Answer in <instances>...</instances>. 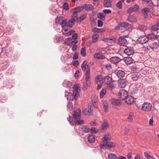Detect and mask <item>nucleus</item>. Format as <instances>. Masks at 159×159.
Instances as JSON below:
<instances>
[{"instance_id": "obj_33", "label": "nucleus", "mask_w": 159, "mask_h": 159, "mask_svg": "<svg viewBox=\"0 0 159 159\" xmlns=\"http://www.w3.org/2000/svg\"><path fill=\"white\" fill-rule=\"evenodd\" d=\"M86 68H87V70L85 73V76L86 77V79L87 80L89 79L90 78V72L89 66L87 64V66H86Z\"/></svg>"}, {"instance_id": "obj_32", "label": "nucleus", "mask_w": 159, "mask_h": 159, "mask_svg": "<svg viewBox=\"0 0 159 159\" xmlns=\"http://www.w3.org/2000/svg\"><path fill=\"white\" fill-rule=\"evenodd\" d=\"M141 50L144 52H148L150 49V45H144L141 48Z\"/></svg>"}, {"instance_id": "obj_49", "label": "nucleus", "mask_w": 159, "mask_h": 159, "mask_svg": "<svg viewBox=\"0 0 159 159\" xmlns=\"http://www.w3.org/2000/svg\"><path fill=\"white\" fill-rule=\"evenodd\" d=\"M75 32V31L73 30H70L67 32H65L64 33H63L65 34L66 36H68L72 34H73Z\"/></svg>"}, {"instance_id": "obj_15", "label": "nucleus", "mask_w": 159, "mask_h": 159, "mask_svg": "<svg viewBox=\"0 0 159 159\" xmlns=\"http://www.w3.org/2000/svg\"><path fill=\"white\" fill-rule=\"evenodd\" d=\"M111 102L112 105L115 106H120L122 104L121 101L118 99H112Z\"/></svg>"}, {"instance_id": "obj_46", "label": "nucleus", "mask_w": 159, "mask_h": 159, "mask_svg": "<svg viewBox=\"0 0 159 159\" xmlns=\"http://www.w3.org/2000/svg\"><path fill=\"white\" fill-rule=\"evenodd\" d=\"M109 159H118L117 157L114 154L111 153L108 156Z\"/></svg>"}, {"instance_id": "obj_22", "label": "nucleus", "mask_w": 159, "mask_h": 159, "mask_svg": "<svg viewBox=\"0 0 159 159\" xmlns=\"http://www.w3.org/2000/svg\"><path fill=\"white\" fill-rule=\"evenodd\" d=\"M112 0H104L103 4L105 7H111V2Z\"/></svg>"}, {"instance_id": "obj_8", "label": "nucleus", "mask_w": 159, "mask_h": 159, "mask_svg": "<svg viewBox=\"0 0 159 159\" xmlns=\"http://www.w3.org/2000/svg\"><path fill=\"white\" fill-rule=\"evenodd\" d=\"M114 73L119 78H123L125 75V72L122 70H115Z\"/></svg>"}, {"instance_id": "obj_17", "label": "nucleus", "mask_w": 159, "mask_h": 159, "mask_svg": "<svg viewBox=\"0 0 159 159\" xmlns=\"http://www.w3.org/2000/svg\"><path fill=\"white\" fill-rule=\"evenodd\" d=\"M124 52L128 56H130L134 53L133 50L131 48L128 47L125 49Z\"/></svg>"}, {"instance_id": "obj_52", "label": "nucleus", "mask_w": 159, "mask_h": 159, "mask_svg": "<svg viewBox=\"0 0 159 159\" xmlns=\"http://www.w3.org/2000/svg\"><path fill=\"white\" fill-rule=\"evenodd\" d=\"M106 93V90L105 89H103L101 91L100 94V97L102 98Z\"/></svg>"}, {"instance_id": "obj_36", "label": "nucleus", "mask_w": 159, "mask_h": 159, "mask_svg": "<svg viewBox=\"0 0 159 159\" xmlns=\"http://www.w3.org/2000/svg\"><path fill=\"white\" fill-rule=\"evenodd\" d=\"M156 36H157L153 33H151L149 34H148L146 36L147 38H148V39L152 40L155 39H156Z\"/></svg>"}, {"instance_id": "obj_54", "label": "nucleus", "mask_w": 159, "mask_h": 159, "mask_svg": "<svg viewBox=\"0 0 159 159\" xmlns=\"http://www.w3.org/2000/svg\"><path fill=\"white\" fill-rule=\"evenodd\" d=\"M72 41V39L71 38H66L65 40V43L67 45H70V43Z\"/></svg>"}, {"instance_id": "obj_39", "label": "nucleus", "mask_w": 159, "mask_h": 159, "mask_svg": "<svg viewBox=\"0 0 159 159\" xmlns=\"http://www.w3.org/2000/svg\"><path fill=\"white\" fill-rule=\"evenodd\" d=\"M87 61L86 60H85L83 62V64L81 66V68L82 71L84 72L86 71V66H87Z\"/></svg>"}, {"instance_id": "obj_50", "label": "nucleus", "mask_w": 159, "mask_h": 159, "mask_svg": "<svg viewBox=\"0 0 159 159\" xmlns=\"http://www.w3.org/2000/svg\"><path fill=\"white\" fill-rule=\"evenodd\" d=\"M84 9L83 5L81 6H79L75 8V11L77 12H80L82 11Z\"/></svg>"}, {"instance_id": "obj_5", "label": "nucleus", "mask_w": 159, "mask_h": 159, "mask_svg": "<svg viewBox=\"0 0 159 159\" xmlns=\"http://www.w3.org/2000/svg\"><path fill=\"white\" fill-rule=\"evenodd\" d=\"M137 42L141 44H143L148 42V39L145 35H142L139 37L137 39Z\"/></svg>"}, {"instance_id": "obj_38", "label": "nucleus", "mask_w": 159, "mask_h": 159, "mask_svg": "<svg viewBox=\"0 0 159 159\" xmlns=\"http://www.w3.org/2000/svg\"><path fill=\"white\" fill-rule=\"evenodd\" d=\"M151 29L154 31H157L159 30V20L158 23L155 24L151 27Z\"/></svg>"}, {"instance_id": "obj_40", "label": "nucleus", "mask_w": 159, "mask_h": 159, "mask_svg": "<svg viewBox=\"0 0 159 159\" xmlns=\"http://www.w3.org/2000/svg\"><path fill=\"white\" fill-rule=\"evenodd\" d=\"M87 17V14H84L82 15L80 17H78L77 19V20L78 21H81L84 20Z\"/></svg>"}, {"instance_id": "obj_3", "label": "nucleus", "mask_w": 159, "mask_h": 159, "mask_svg": "<svg viewBox=\"0 0 159 159\" xmlns=\"http://www.w3.org/2000/svg\"><path fill=\"white\" fill-rule=\"evenodd\" d=\"M61 20H62V22L61 23H60V25L62 28L63 33H64L68 30L67 21L66 19H63V17L61 16H60Z\"/></svg>"}, {"instance_id": "obj_34", "label": "nucleus", "mask_w": 159, "mask_h": 159, "mask_svg": "<svg viewBox=\"0 0 159 159\" xmlns=\"http://www.w3.org/2000/svg\"><path fill=\"white\" fill-rule=\"evenodd\" d=\"M107 89L108 90L111 91L114 88L115 84L112 82H111L110 83L107 84Z\"/></svg>"}, {"instance_id": "obj_51", "label": "nucleus", "mask_w": 159, "mask_h": 159, "mask_svg": "<svg viewBox=\"0 0 159 159\" xmlns=\"http://www.w3.org/2000/svg\"><path fill=\"white\" fill-rule=\"evenodd\" d=\"M86 51L85 47L82 48L81 49L80 54L83 57L86 56Z\"/></svg>"}, {"instance_id": "obj_58", "label": "nucleus", "mask_w": 159, "mask_h": 159, "mask_svg": "<svg viewBox=\"0 0 159 159\" xmlns=\"http://www.w3.org/2000/svg\"><path fill=\"white\" fill-rule=\"evenodd\" d=\"M67 108L70 110H71L73 108V106L72 102H68L67 105Z\"/></svg>"}, {"instance_id": "obj_48", "label": "nucleus", "mask_w": 159, "mask_h": 159, "mask_svg": "<svg viewBox=\"0 0 159 159\" xmlns=\"http://www.w3.org/2000/svg\"><path fill=\"white\" fill-rule=\"evenodd\" d=\"M114 38H105L103 39V41L104 42L111 43L112 42V41L113 40V39Z\"/></svg>"}, {"instance_id": "obj_57", "label": "nucleus", "mask_w": 159, "mask_h": 159, "mask_svg": "<svg viewBox=\"0 0 159 159\" xmlns=\"http://www.w3.org/2000/svg\"><path fill=\"white\" fill-rule=\"evenodd\" d=\"M102 75H100L97 76L95 78L96 81L98 83L99 82L100 80H102Z\"/></svg>"}, {"instance_id": "obj_62", "label": "nucleus", "mask_w": 159, "mask_h": 159, "mask_svg": "<svg viewBox=\"0 0 159 159\" xmlns=\"http://www.w3.org/2000/svg\"><path fill=\"white\" fill-rule=\"evenodd\" d=\"M90 133L91 134L97 133L98 132L95 127H92L90 129Z\"/></svg>"}, {"instance_id": "obj_30", "label": "nucleus", "mask_w": 159, "mask_h": 159, "mask_svg": "<svg viewBox=\"0 0 159 159\" xmlns=\"http://www.w3.org/2000/svg\"><path fill=\"white\" fill-rule=\"evenodd\" d=\"M80 130L84 133H88L90 131V129L86 125H83L80 128Z\"/></svg>"}, {"instance_id": "obj_37", "label": "nucleus", "mask_w": 159, "mask_h": 159, "mask_svg": "<svg viewBox=\"0 0 159 159\" xmlns=\"http://www.w3.org/2000/svg\"><path fill=\"white\" fill-rule=\"evenodd\" d=\"M98 17L102 20H104L105 19L106 15L102 12L98 13L97 14Z\"/></svg>"}, {"instance_id": "obj_61", "label": "nucleus", "mask_w": 159, "mask_h": 159, "mask_svg": "<svg viewBox=\"0 0 159 159\" xmlns=\"http://www.w3.org/2000/svg\"><path fill=\"white\" fill-rule=\"evenodd\" d=\"M100 147L101 149H107L108 148L106 143L101 144Z\"/></svg>"}, {"instance_id": "obj_47", "label": "nucleus", "mask_w": 159, "mask_h": 159, "mask_svg": "<svg viewBox=\"0 0 159 159\" xmlns=\"http://www.w3.org/2000/svg\"><path fill=\"white\" fill-rule=\"evenodd\" d=\"M122 25V23L118 24L117 25L115 26V30H122L123 29V26Z\"/></svg>"}, {"instance_id": "obj_42", "label": "nucleus", "mask_w": 159, "mask_h": 159, "mask_svg": "<svg viewBox=\"0 0 159 159\" xmlns=\"http://www.w3.org/2000/svg\"><path fill=\"white\" fill-rule=\"evenodd\" d=\"M139 77L138 74H134L131 76V78L133 81H136L139 78Z\"/></svg>"}, {"instance_id": "obj_21", "label": "nucleus", "mask_w": 159, "mask_h": 159, "mask_svg": "<svg viewBox=\"0 0 159 159\" xmlns=\"http://www.w3.org/2000/svg\"><path fill=\"white\" fill-rule=\"evenodd\" d=\"M94 57L95 58L100 60L105 59L106 58L104 56L99 53H95L94 55Z\"/></svg>"}, {"instance_id": "obj_55", "label": "nucleus", "mask_w": 159, "mask_h": 159, "mask_svg": "<svg viewBox=\"0 0 159 159\" xmlns=\"http://www.w3.org/2000/svg\"><path fill=\"white\" fill-rule=\"evenodd\" d=\"M122 1H121L118 2L116 4V7L118 8L119 9H121L122 7Z\"/></svg>"}, {"instance_id": "obj_59", "label": "nucleus", "mask_w": 159, "mask_h": 159, "mask_svg": "<svg viewBox=\"0 0 159 159\" xmlns=\"http://www.w3.org/2000/svg\"><path fill=\"white\" fill-rule=\"evenodd\" d=\"M130 130V127L129 126H127L124 129V134H127L129 132Z\"/></svg>"}, {"instance_id": "obj_24", "label": "nucleus", "mask_w": 159, "mask_h": 159, "mask_svg": "<svg viewBox=\"0 0 159 159\" xmlns=\"http://www.w3.org/2000/svg\"><path fill=\"white\" fill-rule=\"evenodd\" d=\"M85 81L86 82V83H84L83 84V89L84 90H87L88 88V87L91 84V83L90 82V81L89 80V79L87 80L86 79V78H85Z\"/></svg>"}, {"instance_id": "obj_20", "label": "nucleus", "mask_w": 159, "mask_h": 159, "mask_svg": "<svg viewBox=\"0 0 159 159\" xmlns=\"http://www.w3.org/2000/svg\"><path fill=\"white\" fill-rule=\"evenodd\" d=\"M103 81L104 84H107L112 82V79L109 76H107L103 79Z\"/></svg>"}, {"instance_id": "obj_14", "label": "nucleus", "mask_w": 159, "mask_h": 159, "mask_svg": "<svg viewBox=\"0 0 159 159\" xmlns=\"http://www.w3.org/2000/svg\"><path fill=\"white\" fill-rule=\"evenodd\" d=\"M127 20L132 23H135L137 22V20L134 15L130 14L128 16Z\"/></svg>"}, {"instance_id": "obj_16", "label": "nucleus", "mask_w": 159, "mask_h": 159, "mask_svg": "<svg viewBox=\"0 0 159 159\" xmlns=\"http://www.w3.org/2000/svg\"><path fill=\"white\" fill-rule=\"evenodd\" d=\"M150 11V9L147 7H144L142 9L141 12L143 15L144 18L145 19H146L148 18V14Z\"/></svg>"}, {"instance_id": "obj_28", "label": "nucleus", "mask_w": 159, "mask_h": 159, "mask_svg": "<svg viewBox=\"0 0 159 159\" xmlns=\"http://www.w3.org/2000/svg\"><path fill=\"white\" fill-rule=\"evenodd\" d=\"M103 104L104 112H107L108 111V101L107 100H105L103 102Z\"/></svg>"}, {"instance_id": "obj_27", "label": "nucleus", "mask_w": 159, "mask_h": 159, "mask_svg": "<svg viewBox=\"0 0 159 159\" xmlns=\"http://www.w3.org/2000/svg\"><path fill=\"white\" fill-rule=\"evenodd\" d=\"M124 62L127 64H131L133 62V60L131 57H127L124 58Z\"/></svg>"}, {"instance_id": "obj_44", "label": "nucleus", "mask_w": 159, "mask_h": 159, "mask_svg": "<svg viewBox=\"0 0 159 159\" xmlns=\"http://www.w3.org/2000/svg\"><path fill=\"white\" fill-rule=\"evenodd\" d=\"M101 127L103 130L106 129L109 127V124L107 122L102 123L101 125Z\"/></svg>"}, {"instance_id": "obj_25", "label": "nucleus", "mask_w": 159, "mask_h": 159, "mask_svg": "<svg viewBox=\"0 0 159 159\" xmlns=\"http://www.w3.org/2000/svg\"><path fill=\"white\" fill-rule=\"evenodd\" d=\"M150 49L152 50L156 49L159 47V44L157 42H153L151 43L150 45Z\"/></svg>"}, {"instance_id": "obj_12", "label": "nucleus", "mask_w": 159, "mask_h": 159, "mask_svg": "<svg viewBox=\"0 0 159 159\" xmlns=\"http://www.w3.org/2000/svg\"><path fill=\"white\" fill-rule=\"evenodd\" d=\"M127 82V81L125 79H122L119 80V86L121 88H124L126 86Z\"/></svg>"}, {"instance_id": "obj_4", "label": "nucleus", "mask_w": 159, "mask_h": 159, "mask_svg": "<svg viewBox=\"0 0 159 159\" xmlns=\"http://www.w3.org/2000/svg\"><path fill=\"white\" fill-rule=\"evenodd\" d=\"M119 95L120 98L121 100H125L128 96L127 92L124 89L120 90Z\"/></svg>"}, {"instance_id": "obj_29", "label": "nucleus", "mask_w": 159, "mask_h": 159, "mask_svg": "<svg viewBox=\"0 0 159 159\" xmlns=\"http://www.w3.org/2000/svg\"><path fill=\"white\" fill-rule=\"evenodd\" d=\"M75 19H71L69 20L67 23V26L68 27H72L75 25Z\"/></svg>"}, {"instance_id": "obj_41", "label": "nucleus", "mask_w": 159, "mask_h": 159, "mask_svg": "<svg viewBox=\"0 0 159 159\" xmlns=\"http://www.w3.org/2000/svg\"><path fill=\"white\" fill-rule=\"evenodd\" d=\"M109 135L108 133L104 135V136L102 139V140L103 142L106 141V142H108L109 140H111V139L109 137H107Z\"/></svg>"}, {"instance_id": "obj_2", "label": "nucleus", "mask_w": 159, "mask_h": 159, "mask_svg": "<svg viewBox=\"0 0 159 159\" xmlns=\"http://www.w3.org/2000/svg\"><path fill=\"white\" fill-rule=\"evenodd\" d=\"M65 95L67 97V99L70 101H73L74 99H76V98L79 96L73 92L72 93L66 92L65 93Z\"/></svg>"}, {"instance_id": "obj_7", "label": "nucleus", "mask_w": 159, "mask_h": 159, "mask_svg": "<svg viewBox=\"0 0 159 159\" xmlns=\"http://www.w3.org/2000/svg\"><path fill=\"white\" fill-rule=\"evenodd\" d=\"M139 8L138 5H135L128 8L127 10V11L128 13L130 14L134 11H137Z\"/></svg>"}, {"instance_id": "obj_56", "label": "nucleus", "mask_w": 159, "mask_h": 159, "mask_svg": "<svg viewBox=\"0 0 159 159\" xmlns=\"http://www.w3.org/2000/svg\"><path fill=\"white\" fill-rule=\"evenodd\" d=\"M63 9L66 11L69 9V5L67 2H65L63 4Z\"/></svg>"}, {"instance_id": "obj_9", "label": "nucleus", "mask_w": 159, "mask_h": 159, "mask_svg": "<svg viewBox=\"0 0 159 159\" xmlns=\"http://www.w3.org/2000/svg\"><path fill=\"white\" fill-rule=\"evenodd\" d=\"M152 105L150 103H144L142 107V109L145 111H150L151 109Z\"/></svg>"}, {"instance_id": "obj_13", "label": "nucleus", "mask_w": 159, "mask_h": 159, "mask_svg": "<svg viewBox=\"0 0 159 159\" xmlns=\"http://www.w3.org/2000/svg\"><path fill=\"white\" fill-rule=\"evenodd\" d=\"M121 61L120 59L117 57H111L110 59V61L111 63L116 65Z\"/></svg>"}, {"instance_id": "obj_35", "label": "nucleus", "mask_w": 159, "mask_h": 159, "mask_svg": "<svg viewBox=\"0 0 159 159\" xmlns=\"http://www.w3.org/2000/svg\"><path fill=\"white\" fill-rule=\"evenodd\" d=\"M88 140L90 143H94L95 141V138L93 135L90 134L88 137Z\"/></svg>"}, {"instance_id": "obj_1", "label": "nucleus", "mask_w": 159, "mask_h": 159, "mask_svg": "<svg viewBox=\"0 0 159 159\" xmlns=\"http://www.w3.org/2000/svg\"><path fill=\"white\" fill-rule=\"evenodd\" d=\"M81 118V110L78 108L72 112V116H69L67 120L71 125L75 124L77 125H80L84 123V121L80 120Z\"/></svg>"}, {"instance_id": "obj_19", "label": "nucleus", "mask_w": 159, "mask_h": 159, "mask_svg": "<svg viewBox=\"0 0 159 159\" xmlns=\"http://www.w3.org/2000/svg\"><path fill=\"white\" fill-rule=\"evenodd\" d=\"M84 9L88 11H91L94 10L95 9L94 7L91 4H85L83 5Z\"/></svg>"}, {"instance_id": "obj_18", "label": "nucleus", "mask_w": 159, "mask_h": 159, "mask_svg": "<svg viewBox=\"0 0 159 159\" xmlns=\"http://www.w3.org/2000/svg\"><path fill=\"white\" fill-rule=\"evenodd\" d=\"M125 100V103L128 104H132L134 102V98L131 96H128Z\"/></svg>"}, {"instance_id": "obj_63", "label": "nucleus", "mask_w": 159, "mask_h": 159, "mask_svg": "<svg viewBox=\"0 0 159 159\" xmlns=\"http://www.w3.org/2000/svg\"><path fill=\"white\" fill-rule=\"evenodd\" d=\"M102 11L105 14H108L111 13V11L110 9H105Z\"/></svg>"}, {"instance_id": "obj_26", "label": "nucleus", "mask_w": 159, "mask_h": 159, "mask_svg": "<svg viewBox=\"0 0 159 159\" xmlns=\"http://www.w3.org/2000/svg\"><path fill=\"white\" fill-rule=\"evenodd\" d=\"M92 102L93 107L95 108L98 107V99L96 97L92 98Z\"/></svg>"}, {"instance_id": "obj_53", "label": "nucleus", "mask_w": 159, "mask_h": 159, "mask_svg": "<svg viewBox=\"0 0 159 159\" xmlns=\"http://www.w3.org/2000/svg\"><path fill=\"white\" fill-rule=\"evenodd\" d=\"M106 143L107 144V146L108 147H115V145L114 143L111 142H106Z\"/></svg>"}, {"instance_id": "obj_43", "label": "nucleus", "mask_w": 159, "mask_h": 159, "mask_svg": "<svg viewBox=\"0 0 159 159\" xmlns=\"http://www.w3.org/2000/svg\"><path fill=\"white\" fill-rule=\"evenodd\" d=\"M93 39L92 42L94 43L96 42L98 38V35L97 34H94L92 36Z\"/></svg>"}, {"instance_id": "obj_64", "label": "nucleus", "mask_w": 159, "mask_h": 159, "mask_svg": "<svg viewBox=\"0 0 159 159\" xmlns=\"http://www.w3.org/2000/svg\"><path fill=\"white\" fill-rule=\"evenodd\" d=\"M77 13H78V12H76V11H74L73 13V14L72 16V18H71L74 19H75V18H76L77 17V15H78Z\"/></svg>"}, {"instance_id": "obj_11", "label": "nucleus", "mask_w": 159, "mask_h": 159, "mask_svg": "<svg viewBox=\"0 0 159 159\" xmlns=\"http://www.w3.org/2000/svg\"><path fill=\"white\" fill-rule=\"evenodd\" d=\"M54 27L57 31L59 32L60 27V16H57L56 19Z\"/></svg>"}, {"instance_id": "obj_45", "label": "nucleus", "mask_w": 159, "mask_h": 159, "mask_svg": "<svg viewBox=\"0 0 159 159\" xmlns=\"http://www.w3.org/2000/svg\"><path fill=\"white\" fill-rule=\"evenodd\" d=\"M133 116L134 114L133 113L131 112L129 113V115L127 117V120L129 122H132L133 121Z\"/></svg>"}, {"instance_id": "obj_6", "label": "nucleus", "mask_w": 159, "mask_h": 159, "mask_svg": "<svg viewBox=\"0 0 159 159\" xmlns=\"http://www.w3.org/2000/svg\"><path fill=\"white\" fill-rule=\"evenodd\" d=\"M118 41L119 44L124 46H126L128 44L127 40L124 37H120L118 39Z\"/></svg>"}, {"instance_id": "obj_10", "label": "nucleus", "mask_w": 159, "mask_h": 159, "mask_svg": "<svg viewBox=\"0 0 159 159\" xmlns=\"http://www.w3.org/2000/svg\"><path fill=\"white\" fill-rule=\"evenodd\" d=\"M93 110L91 108V106H89L88 108L84 109L82 111L83 114L84 115H91L92 114Z\"/></svg>"}, {"instance_id": "obj_31", "label": "nucleus", "mask_w": 159, "mask_h": 159, "mask_svg": "<svg viewBox=\"0 0 159 159\" xmlns=\"http://www.w3.org/2000/svg\"><path fill=\"white\" fill-rule=\"evenodd\" d=\"M96 18L93 17H91L90 18L89 21L91 25L92 26H94L96 25Z\"/></svg>"}, {"instance_id": "obj_60", "label": "nucleus", "mask_w": 159, "mask_h": 159, "mask_svg": "<svg viewBox=\"0 0 159 159\" xmlns=\"http://www.w3.org/2000/svg\"><path fill=\"white\" fill-rule=\"evenodd\" d=\"M101 30L102 29H98L96 28H94L92 30V31L93 32L95 33H99L102 32V31Z\"/></svg>"}, {"instance_id": "obj_23", "label": "nucleus", "mask_w": 159, "mask_h": 159, "mask_svg": "<svg viewBox=\"0 0 159 159\" xmlns=\"http://www.w3.org/2000/svg\"><path fill=\"white\" fill-rule=\"evenodd\" d=\"M79 84H76L75 85H73V87H72V88H74V91L73 92H74L75 93L77 94L79 96H80V94L79 93L78 90H80V89H79Z\"/></svg>"}]
</instances>
